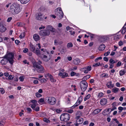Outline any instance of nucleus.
Here are the masks:
<instances>
[{
    "mask_svg": "<svg viewBox=\"0 0 126 126\" xmlns=\"http://www.w3.org/2000/svg\"><path fill=\"white\" fill-rule=\"evenodd\" d=\"M3 59L1 61V63L2 64L5 65L7 63L8 61L11 64H13L14 61L13 59L14 58V55L12 53H10L7 55L4 56Z\"/></svg>",
    "mask_w": 126,
    "mask_h": 126,
    "instance_id": "1",
    "label": "nucleus"
},
{
    "mask_svg": "<svg viewBox=\"0 0 126 126\" xmlns=\"http://www.w3.org/2000/svg\"><path fill=\"white\" fill-rule=\"evenodd\" d=\"M32 67L36 68L37 71L39 73H43L44 70L43 67L41 64H39L36 62L33 63Z\"/></svg>",
    "mask_w": 126,
    "mask_h": 126,
    "instance_id": "2",
    "label": "nucleus"
},
{
    "mask_svg": "<svg viewBox=\"0 0 126 126\" xmlns=\"http://www.w3.org/2000/svg\"><path fill=\"white\" fill-rule=\"evenodd\" d=\"M10 11L13 13L18 14L20 11L19 6L13 3L10 6Z\"/></svg>",
    "mask_w": 126,
    "mask_h": 126,
    "instance_id": "3",
    "label": "nucleus"
},
{
    "mask_svg": "<svg viewBox=\"0 0 126 126\" xmlns=\"http://www.w3.org/2000/svg\"><path fill=\"white\" fill-rule=\"evenodd\" d=\"M70 115L67 113L62 114L60 117V119L61 121L65 122L69 121L70 120Z\"/></svg>",
    "mask_w": 126,
    "mask_h": 126,
    "instance_id": "4",
    "label": "nucleus"
},
{
    "mask_svg": "<svg viewBox=\"0 0 126 126\" xmlns=\"http://www.w3.org/2000/svg\"><path fill=\"white\" fill-rule=\"evenodd\" d=\"M55 15L56 18L59 20L61 19L63 17V14L61 8L57 9L56 11L55 12Z\"/></svg>",
    "mask_w": 126,
    "mask_h": 126,
    "instance_id": "5",
    "label": "nucleus"
},
{
    "mask_svg": "<svg viewBox=\"0 0 126 126\" xmlns=\"http://www.w3.org/2000/svg\"><path fill=\"white\" fill-rule=\"evenodd\" d=\"M45 100L48 103L51 105L55 104L56 102L55 98L53 97H47L45 98Z\"/></svg>",
    "mask_w": 126,
    "mask_h": 126,
    "instance_id": "6",
    "label": "nucleus"
},
{
    "mask_svg": "<svg viewBox=\"0 0 126 126\" xmlns=\"http://www.w3.org/2000/svg\"><path fill=\"white\" fill-rule=\"evenodd\" d=\"M79 85L81 90L83 92H84L88 87V83L86 81L82 80L80 83Z\"/></svg>",
    "mask_w": 126,
    "mask_h": 126,
    "instance_id": "7",
    "label": "nucleus"
},
{
    "mask_svg": "<svg viewBox=\"0 0 126 126\" xmlns=\"http://www.w3.org/2000/svg\"><path fill=\"white\" fill-rule=\"evenodd\" d=\"M50 34V31L46 29L41 30L39 32V34L40 36H48Z\"/></svg>",
    "mask_w": 126,
    "mask_h": 126,
    "instance_id": "8",
    "label": "nucleus"
},
{
    "mask_svg": "<svg viewBox=\"0 0 126 126\" xmlns=\"http://www.w3.org/2000/svg\"><path fill=\"white\" fill-rule=\"evenodd\" d=\"M83 121V119L82 118H80L77 119L76 120V123L75 124V125L76 126H78L79 124L82 123Z\"/></svg>",
    "mask_w": 126,
    "mask_h": 126,
    "instance_id": "9",
    "label": "nucleus"
},
{
    "mask_svg": "<svg viewBox=\"0 0 126 126\" xmlns=\"http://www.w3.org/2000/svg\"><path fill=\"white\" fill-rule=\"evenodd\" d=\"M46 29L49 30L50 32H55L56 31L55 29L50 25L47 26Z\"/></svg>",
    "mask_w": 126,
    "mask_h": 126,
    "instance_id": "10",
    "label": "nucleus"
},
{
    "mask_svg": "<svg viewBox=\"0 0 126 126\" xmlns=\"http://www.w3.org/2000/svg\"><path fill=\"white\" fill-rule=\"evenodd\" d=\"M36 19L41 20L43 18L42 15L41 13H38L36 14Z\"/></svg>",
    "mask_w": 126,
    "mask_h": 126,
    "instance_id": "11",
    "label": "nucleus"
},
{
    "mask_svg": "<svg viewBox=\"0 0 126 126\" xmlns=\"http://www.w3.org/2000/svg\"><path fill=\"white\" fill-rule=\"evenodd\" d=\"M107 39V37L106 36H100L99 39V41L101 42H103L106 41Z\"/></svg>",
    "mask_w": 126,
    "mask_h": 126,
    "instance_id": "12",
    "label": "nucleus"
},
{
    "mask_svg": "<svg viewBox=\"0 0 126 126\" xmlns=\"http://www.w3.org/2000/svg\"><path fill=\"white\" fill-rule=\"evenodd\" d=\"M6 28L5 27L1 22L0 23V32H4L6 30Z\"/></svg>",
    "mask_w": 126,
    "mask_h": 126,
    "instance_id": "13",
    "label": "nucleus"
},
{
    "mask_svg": "<svg viewBox=\"0 0 126 126\" xmlns=\"http://www.w3.org/2000/svg\"><path fill=\"white\" fill-rule=\"evenodd\" d=\"M107 102V100L106 99L103 98L101 99L100 101V103L101 105L104 106L106 104Z\"/></svg>",
    "mask_w": 126,
    "mask_h": 126,
    "instance_id": "14",
    "label": "nucleus"
},
{
    "mask_svg": "<svg viewBox=\"0 0 126 126\" xmlns=\"http://www.w3.org/2000/svg\"><path fill=\"white\" fill-rule=\"evenodd\" d=\"M35 53L37 55L39 56L41 55H43L44 53H43V52H41L40 50L38 49V48H36L35 49V51H34V52H33Z\"/></svg>",
    "mask_w": 126,
    "mask_h": 126,
    "instance_id": "15",
    "label": "nucleus"
},
{
    "mask_svg": "<svg viewBox=\"0 0 126 126\" xmlns=\"http://www.w3.org/2000/svg\"><path fill=\"white\" fill-rule=\"evenodd\" d=\"M106 86L108 88L111 89L114 87L113 84H112L111 81H110L108 82L106 84Z\"/></svg>",
    "mask_w": 126,
    "mask_h": 126,
    "instance_id": "16",
    "label": "nucleus"
},
{
    "mask_svg": "<svg viewBox=\"0 0 126 126\" xmlns=\"http://www.w3.org/2000/svg\"><path fill=\"white\" fill-rule=\"evenodd\" d=\"M80 63V60L78 58L75 59L73 61V63L74 64L76 65L79 64Z\"/></svg>",
    "mask_w": 126,
    "mask_h": 126,
    "instance_id": "17",
    "label": "nucleus"
},
{
    "mask_svg": "<svg viewBox=\"0 0 126 126\" xmlns=\"http://www.w3.org/2000/svg\"><path fill=\"white\" fill-rule=\"evenodd\" d=\"M105 47V46L104 45L102 44L99 46L98 48V49L99 51H102L104 49Z\"/></svg>",
    "mask_w": 126,
    "mask_h": 126,
    "instance_id": "18",
    "label": "nucleus"
},
{
    "mask_svg": "<svg viewBox=\"0 0 126 126\" xmlns=\"http://www.w3.org/2000/svg\"><path fill=\"white\" fill-rule=\"evenodd\" d=\"M110 109H108L107 110H104L103 112V114L105 116L106 115L109 114V111L110 110Z\"/></svg>",
    "mask_w": 126,
    "mask_h": 126,
    "instance_id": "19",
    "label": "nucleus"
},
{
    "mask_svg": "<svg viewBox=\"0 0 126 126\" xmlns=\"http://www.w3.org/2000/svg\"><path fill=\"white\" fill-rule=\"evenodd\" d=\"M119 91V89L115 87H114L111 90L112 92L114 93H116Z\"/></svg>",
    "mask_w": 126,
    "mask_h": 126,
    "instance_id": "20",
    "label": "nucleus"
},
{
    "mask_svg": "<svg viewBox=\"0 0 126 126\" xmlns=\"http://www.w3.org/2000/svg\"><path fill=\"white\" fill-rule=\"evenodd\" d=\"M33 38L36 41H38L39 39V36L37 34H34L33 36Z\"/></svg>",
    "mask_w": 126,
    "mask_h": 126,
    "instance_id": "21",
    "label": "nucleus"
},
{
    "mask_svg": "<svg viewBox=\"0 0 126 126\" xmlns=\"http://www.w3.org/2000/svg\"><path fill=\"white\" fill-rule=\"evenodd\" d=\"M42 59L43 60L46 62L48 61L50 59H49L47 58V56L45 55H43V57Z\"/></svg>",
    "mask_w": 126,
    "mask_h": 126,
    "instance_id": "22",
    "label": "nucleus"
},
{
    "mask_svg": "<svg viewBox=\"0 0 126 126\" xmlns=\"http://www.w3.org/2000/svg\"><path fill=\"white\" fill-rule=\"evenodd\" d=\"M30 49L31 50L32 52H34L35 47L32 44H30Z\"/></svg>",
    "mask_w": 126,
    "mask_h": 126,
    "instance_id": "23",
    "label": "nucleus"
},
{
    "mask_svg": "<svg viewBox=\"0 0 126 126\" xmlns=\"http://www.w3.org/2000/svg\"><path fill=\"white\" fill-rule=\"evenodd\" d=\"M101 110L100 109H97L93 111V113L94 114H97L100 112Z\"/></svg>",
    "mask_w": 126,
    "mask_h": 126,
    "instance_id": "24",
    "label": "nucleus"
},
{
    "mask_svg": "<svg viewBox=\"0 0 126 126\" xmlns=\"http://www.w3.org/2000/svg\"><path fill=\"white\" fill-rule=\"evenodd\" d=\"M91 76L90 75H88L83 77L82 79V80L86 81V80L90 78Z\"/></svg>",
    "mask_w": 126,
    "mask_h": 126,
    "instance_id": "25",
    "label": "nucleus"
},
{
    "mask_svg": "<svg viewBox=\"0 0 126 126\" xmlns=\"http://www.w3.org/2000/svg\"><path fill=\"white\" fill-rule=\"evenodd\" d=\"M126 72L125 70H121L120 72V74L121 76H122L125 74Z\"/></svg>",
    "mask_w": 126,
    "mask_h": 126,
    "instance_id": "26",
    "label": "nucleus"
},
{
    "mask_svg": "<svg viewBox=\"0 0 126 126\" xmlns=\"http://www.w3.org/2000/svg\"><path fill=\"white\" fill-rule=\"evenodd\" d=\"M109 62L111 64L117 62V61L115 62L112 59H110L109 60Z\"/></svg>",
    "mask_w": 126,
    "mask_h": 126,
    "instance_id": "27",
    "label": "nucleus"
},
{
    "mask_svg": "<svg viewBox=\"0 0 126 126\" xmlns=\"http://www.w3.org/2000/svg\"><path fill=\"white\" fill-rule=\"evenodd\" d=\"M30 0H22L21 2L22 4H25L27 3Z\"/></svg>",
    "mask_w": 126,
    "mask_h": 126,
    "instance_id": "28",
    "label": "nucleus"
},
{
    "mask_svg": "<svg viewBox=\"0 0 126 126\" xmlns=\"http://www.w3.org/2000/svg\"><path fill=\"white\" fill-rule=\"evenodd\" d=\"M68 76V74L67 73H66L65 72L63 73V75L62 76V78H65Z\"/></svg>",
    "mask_w": 126,
    "mask_h": 126,
    "instance_id": "29",
    "label": "nucleus"
},
{
    "mask_svg": "<svg viewBox=\"0 0 126 126\" xmlns=\"http://www.w3.org/2000/svg\"><path fill=\"white\" fill-rule=\"evenodd\" d=\"M90 96L91 95L89 94L87 95L84 99V101H86L87 100L89 99L90 97Z\"/></svg>",
    "mask_w": 126,
    "mask_h": 126,
    "instance_id": "30",
    "label": "nucleus"
},
{
    "mask_svg": "<svg viewBox=\"0 0 126 126\" xmlns=\"http://www.w3.org/2000/svg\"><path fill=\"white\" fill-rule=\"evenodd\" d=\"M73 46V45L72 43H68L67 46L68 48L71 47Z\"/></svg>",
    "mask_w": 126,
    "mask_h": 126,
    "instance_id": "31",
    "label": "nucleus"
},
{
    "mask_svg": "<svg viewBox=\"0 0 126 126\" xmlns=\"http://www.w3.org/2000/svg\"><path fill=\"white\" fill-rule=\"evenodd\" d=\"M43 120L44 122L47 123H49L50 122L49 120L48 119L46 118H43Z\"/></svg>",
    "mask_w": 126,
    "mask_h": 126,
    "instance_id": "32",
    "label": "nucleus"
},
{
    "mask_svg": "<svg viewBox=\"0 0 126 126\" xmlns=\"http://www.w3.org/2000/svg\"><path fill=\"white\" fill-rule=\"evenodd\" d=\"M84 69H86L87 70H88V71H90L91 70V67L90 66H88L87 68H85Z\"/></svg>",
    "mask_w": 126,
    "mask_h": 126,
    "instance_id": "33",
    "label": "nucleus"
},
{
    "mask_svg": "<svg viewBox=\"0 0 126 126\" xmlns=\"http://www.w3.org/2000/svg\"><path fill=\"white\" fill-rule=\"evenodd\" d=\"M50 78V81L52 82H55L56 81V80L54 79L52 76Z\"/></svg>",
    "mask_w": 126,
    "mask_h": 126,
    "instance_id": "34",
    "label": "nucleus"
},
{
    "mask_svg": "<svg viewBox=\"0 0 126 126\" xmlns=\"http://www.w3.org/2000/svg\"><path fill=\"white\" fill-rule=\"evenodd\" d=\"M35 95L37 97H40L42 96L41 94H40L38 92H37L36 93Z\"/></svg>",
    "mask_w": 126,
    "mask_h": 126,
    "instance_id": "35",
    "label": "nucleus"
},
{
    "mask_svg": "<svg viewBox=\"0 0 126 126\" xmlns=\"http://www.w3.org/2000/svg\"><path fill=\"white\" fill-rule=\"evenodd\" d=\"M26 110H27V112L29 113H31L32 111V110L31 108L29 107L26 108Z\"/></svg>",
    "mask_w": 126,
    "mask_h": 126,
    "instance_id": "36",
    "label": "nucleus"
},
{
    "mask_svg": "<svg viewBox=\"0 0 126 126\" xmlns=\"http://www.w3.org/2000/svg\"><path fill=\"white\" fill-rule=\"evenodd\" d=\"M14 78V76L13 75H10L8 77V79L9 80H11Z\"/></svg>",
    "mask_w": 126,
    "mask_h": 126,
    "instance_id": "37",
    "label": "nucleus"
},
{
    "mask_svg": "<svg viewBox=\"0 0 126 126\" xmlns=\"http://www.w3.org/2000/svg\"><path fill=\"white\" fill-rule=\"evenodd\" d=\"M40 81L42 83L45 82L47 81L46 79H41L40 80Z\"/></svg>",
    "mask_w": 126,
    "mask_h": 126,
    "instance_id": "38",
    "label": "nucleus"
},
{
    "mask_svg": "<svg viewBox=\"0 0 126 126\" xmlns=\"http://www.w3.org/2000/svg\"><path fill=\"white\" fill-rule=\"evenodd\" d=\"M36 106V104H33L32 105H31V107L33 110L34 108H35Z\"/></svg>",
    "mask_w": 126,
    "mask_h": 126,
    "instance_id": "39",
    "label": "nucleus"
},
{
    "mask_svg": "<svg viewBox=\"0 0 126 126\" xmlns=\"http://www.w3.org/2000/svg\"><path fill=\"white\" fill-rule=\"evenodd\" d=\"M0 91L1 94H3L5 93V90L2 88H0Z\"/></svg>",
    "mask_w": 126,
    "mask_h": 126,
    "instance_id": "40",
    "label": "nucleus"
},
{
    "mask_svg": "<svg viewBox=\"0 0 126 126\" xmlns=\"http://www.w3.org/2000/svg\"><path fill=\"white\" fill-rule=\"evenodd\" d=\"M19 79L21 81H23L24 80L23 77V76H20L19 78Z\"/></svg>",
    "mask_w": 126,
    "mask_h": 126,
    "instance_id": "41",
    "label": "nucleus"
},
{
    "mask_svg": "<svg viewBox=\"0 0 126 126\" xmlns=\"http://www.w3.org/2000/svg\"><path fill=\"white\" fill-rule=\"evenodd\" d=\"M44 98H41L39 100L38 102H39L41 103H42L44 102Z\"/></svg>",
    "mask_w": 126,
    "mask_h": 126,
    "instance_id": "42",
    "label": "nucleus"
},
{
    "mask_svg": "<svg viewBox=\"0 0 126 126\" xmlns=\"http://www.w3.org/2000/svg\"><path fill=\"white\" fill-rule=\"evenodd\" d=\"M76 74V73L75 72H72L70 73V75L71 76H73L75 75Z\"/></svg>",
    "mask_w": 126,
    "mask_h": 126,
    "instance_id": "43",
    "label": "nucleus"
},
{
    "mask_svg": "<svg viewBox=\"0 0 126 126\" xmlns=\"http://www.w3.org/2000/svg\"><path fill=\"white\" fill-rule=\"evenodd\" d=\"M100 63H96L95 64H94L93 65V66L94 67H97L99 65H100Z\"/></svg>",
    "mask_w": 126,
    "mask_h": 126,
    "instance_id": "44",
    "label": "nucleus"
},
{
    "mask_svg": "<svg viewBox=\"0 0 126 126\" xmlns=\"http://www.w3.org/2000/svg\"><path fill=\"white\" fill-rule=\"evenodd\" d=\"M102 75L103 76V77H106L107 78L108 77V75L107 74H106L105 73H103L102 74Z\"/></svg>",
    "mask_w": 126,
    "mask_h": 126,
    "instance_id": "45",
    "label": "nucleus"
},
{
    "mask_svg": "<svg viewBox=\"0 0 126 126\" xmlns=\"http://www.w3.org/2000/svg\"><path fill=\"white\" fill-rule=\"evenodd\" d=\"M39 107H37L35 108H34L33 110L36 111H38L39 110Z\"/></svg>",
    "mask_w": 126,
    "mask_h": 126,
    "instance_id": "46",
    "label": "nucleus"
},
{
    "mask_svg": "<svg viewBox=\"0 0 126 126\" xmlns=\"http://www.w3.org/2000/svg\"><path fill=\"white\" fill-rule=\"evenodd\" d=\"M110 51H107L106 53H105L104 54V55L106 56H107L110 53Z\"/></svg>",
    "mask_w": 126,
    "mask_h": 126,
    "instance_id": "47",
    "label": "nucleus"
},
{
    "mask_svg": "<svg viewBox=\"0 0 126 126\" xmlns=\"http://www.w3.org/2000/svg\"><path fill=\"white\" fill-rule=\"evenodd\" d=\"M4 123L3 121L0 122V126H3Z\"/></svg>",
    "mask_w": 126,
    "mask_h": 126,
    "instance_id": "48",
    "label": "nucleus"
},
{
    "mask_svg": "<svg viewBox=\"0 0 126 126\" xmlns=\"http://www.w3.org/2000/svg\"><path fill=\"white\" fill-rule=\"evenodd\" d=\"M15 42L16 44L18 45L19 43L20 42V41L18 40H15Z\"/></svg>",
    "mask_w": 126,
    "mask_h": 126,
    "instance_id": "49",
    "label": "nucleus"
},
{
    "mask_svg": "<svg viewBox=\"0 0 126 126\" xmlns=\"http://www.w3.org/2000/svg\"><path fill=\"white\" fill-rule=\"evenodd\" d=\"M111 109V111H113L114 110L116 109L117 108L116 107L114 106L113 105V106L112 107V108Z\"/></svg>",
    "mask_w": 126,
    "mask_h": 126,
    "instance_id": "50",
    "label": "nucleus"
},
{
    "mask_svg": "<svg viewBox=\"0 0 126 126\" xmlns=\"http://www.w3.org/2000/svg\"><path fill=\"white\" fill-rule=\"evenodd\" d=\"M55 111L57 113H59L61 112L62 110L59 109H57Z\"/></svg>",
    "mask_w": 126,
    "mask_h": 126,
    "instance_id": "51",
    "label": "nucleus"
},
{
    "mask_svg": "<svg viewBox=\"0 0 126 126\" xmlns=\"http://www.w3.org/2000/svg\"><path fill=\"white\" fill-rule=\"evenodd\" d=\"M121 63H122L120 62H118L117 64V67H119L121 65Z\"/></svg>",
    "mask_w": 126,
    "mask_h": 126,
    "instance_id": "52",
    "label": "nucleus"
},
{
    "mask_svg": "<svg viewBox=\"0 0 126 126\" xmlns=\"http://www.w3.org/2000/svg\"><path fill=\"white\" fill-rule=\"evenodd\" d=\"M31 102L33 103V104H36V103L37 102V101L35 100H31Z\"/></svg>",
    "mask_w": 126,
    "mask_h": 126,
    "instance_id": "53",
    "label": "nucleus"
},
{
    "mask_svg": "<svg viewBox=\"0 0 126 126\" xmlns=\"http://www.w3.org/2000/svg\"><path fill=\"white\" fill-rule=\"evenodd\" d=\"M45 26H43L42 25H41V27H40L39 28V29L40 30H41V29H45Z\"/></svg>",
    "mask_w": 126,
    "mask_h": 126,
    "instance_id": "54",
    "label": "nucleus"
},
{
    "mask_svg": "<svg viewBox=\"0 0 126 126\" xmlns=\"http://www.w3.org/2000/svg\"><path fill=\"white\" fill-rule=\"evenodd\" d=\"M28 49L27 48H25L23 50V52L24 53H26L28 52Z\"/></svg>",
    "mask_w": 126,
    "mask_h": 126,
    "instance_id": "55",
    "label": "nucleus"
},
{
    "mask_svg": "<svg viewBox=\"0 0 126 126\" xmlns=\"http://www.w3.org/2000/svg\"><path fill=\"white\" fill-rule=\"evenodd\" d=\"M88 124V122L87 121H84L83 124V125H87Z\"/></svg>",
    "mask_w": 126,
    "mask_h": 126,
    "instance_id": "56",
    "label": "nucleus"
},
{
    "mask_svg": "<svg viewBox=\"0 0 126 126\" xmlns=\"http://www.w3.org/2000/svg\"><path fill=\"white\" fill-rule=\"evenodd\" d=\"M103 59L104 61L106 62H108V59L107 57H105L103 58Z\"/></svg>",
    "mask_w": 126,
    "mask_h": 126,
    "instance_id": "57",
    "label": "nucleus"
},
{
    "mask_svg": "<svg viewBox=\"0 0 126 126\" xmlns=\"http://www.w3.org/2000/svg\"><path fill=\"white\" fill-rule=\"evenodd\" d=\"M12 18L11 17L8 18L7 20V21L8 22H9L12 19Z\"/></svg>",
    "mask_w": 126,
    "mask_h": 126,
    "instance_id": "58",
    "label": "nucleus"
},
{
    "mask_svg": "<svg viewBox=\"0 0 126 126\" xmlns=\"http://www.w3.org/2000/svg\"><path fill=\"white\" fill-rule=\"evenodd\" d=\"M73 111V110L72 109H70L68 110L67 112L70 113H72Z\"/></svg>",
    "mask_w": 126,
    "mask_h": 126,
    "instance_id": "59",
    "label": "nucleus"
},
{
    "mask_svg": "<svg viewBox=\"0 0 126 126\" xmlns=\"http://www.w3.org/2000/svg\"><path fill=\"white\" fill-rule=\"evenodd\" d=\"M118 44L119 46H121L123 45V42L121 41H120L119 42Z\"/></svg>",
    "mask_w": 126,
    "mask_h": 126,
    "instance_id": "60",
    "label": "nucleus"
},
{
    "mask_svg": "<svg viewBox=\"0 0 126 126\" xmlns=\"http://www.w3.org/2000/svg\"><path fill=\"white\" fill-rule=\"evenodd\" d=\"M118 109L119 110L122 111L124 109L123 108L121 107H118Z\"/></svg>",
    "mask_w": 126,
    "mask_h": 126,
    "instance_id": "61",
    "label": "nucleus"
},
{
    "mask_svg": "<svg viewBox=\"0 0 126 126\" xmlns=\"http://www.w3.org/2000/svg\"><path fill=\"white\" fill-rule=\"evenodd\" d=\"M61 59V57H60L59 56L57 57V59H56L55 60V62H57L58 60H60Z\"/></svg>",
    "mask_w": 126,
    "mask_h": 126,
    "instance_id": "62",
    "label": "nucleus"
},
{
    "mask_svg": "<svg viewBox=\"0 0 126 126\" xmlns=\"http://www.w3.org/2000/svg\"><path fill=\"white\" fill-rule=\"evenodd\" d=\"M76 115H81V112L80 111H78L76 113Z\"/></svg>",
    "mask_w": 126,
    "mask_h": 126,
    "instance_id": "63",
    "label": "nucleus"
},
{
    "mask_svg": "<svg viewBox=\"0 0 126 126\" xmlns=\"http://www.w3.org/2000/svg\"><path fill=\"white\" fill-rule=\"evenodd\" d=\"M113 120L115 121L116 122L117 124H118L119 123V121L117 120V119H113Z\"/></svg>",
    "mask_w": 126,
    "mask_h": 126,
    "instance_id": "64",
    "label": "nucleus"
}]
</instances>
